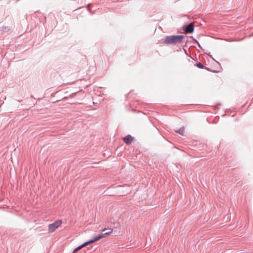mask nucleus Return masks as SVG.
Here are the masks:
<instances>
[{
  "mask_svg": "<svg viewBox=\"0 0 253 253\" xmlns=\"http://www.w3.org/2000/svg\"><path fill=\"white\" fill-rule=\"evenodd\" d=\"M123 139L126 144H129L133 140V138L131 135H127L126 137H124Z\"/></svg>",
  "mask_w": 253,
  "mask_h": 253,
  "instance_id": "obj_5",
  "label": "nucleus"
},
{
  "mask_svg": "<svg viewBox=\"0 0 253 253\" xmlns=\"http://www.w3.org/2000/svg\"><path fill=\"white\" fill-rule=\"evenodd\" d=\"M184 132V127L180 128L178 130L176 131V132L182 135H183Z\"/></svg>",
  "mask_w": 253,
  "mask_h": 253,
  "instance_id": "obj_7",
  "label": "nucleus"
},
{
  "mask_svg": "<svg viewBox=\"0 0 253 253\" xmlns=\"http://www.w3.org/2000/svg\"><path fill=\"white\" fill-rule=\"evenodd\" d=\"M186 33H191L194 30V25L193 23L189 24L184 29Z\"/></svg>",
  "mask_w": 253,
  "mask_h": 253,
  "instance_id": "obj_6",
  "label": "nucleus"
},
{
  "mask_svg": "<svg viewBox=\"0 0 253 253\" xmlns=\"http://www.w3.org/2000/svg\"><path fill=\"white\" fill-rule=\"evenodd\" d=\"M90 244H91L90 241H87V242L84 243V244H82L81 245L79 246V247H78L77 248L75 249L74 250V251H73V253H76L78 251L80 250L81 249H82L83 248L85 247L86 246H87Z\"/></svg>",
  "mask_w": 253,
  "mask_h": 253,
  "instance_id": "obj_4",
  "label": "nucleus"
},
{
  "mask_svg": "<svg viewBox=\"0 0 253 253\" xmlns=\"http://www.w3.org/2000/svg\"><path fill=\"white\" fill-rule=\"evenodd\" d=\"M113 232L112 228H105L102 230V233L99 234L97 236L93 238L92 240H89L91 243L98 241L100 239L105 238L111 235Z\"/></svg>",
  "mask_w": 253,
  "mask_h": 253,
  "instance_id": "obj_2",
  "label": "nucleus"
},
{
  "mask_svg": "<svg viewBox=\"0 0 253 253\" xmlns=\"http://www.w3.org/2000/svg\"><path fill=\"white\" fill-rule=\"evenodd\" d=\"M62 224L61 220H57L55 222L48 225V231L49 232H54Z\"/></svg>",
  "mask_w": 253,
  "mask_h": 253,
  "instance_id": "obj_3",
  "label": "nucleus"
},
{
  "mask_svg": "<svg viewBox=\"0 0 253 253\" xmlns=\"http://www.w3.org/2000/svg\"><path fill=\"white\" fill-rule=\"evenodd\" d=\"M106 232H105V233H109L110 232V231L109 230H106Z\"/></svg>",
  "mask_w": 253,
  "mask_h": 253,
  "instance_id": "obj_9",
  "label": "nucleus"
},
{
  "mask_svg": "<svg viewBox=\"0 0 253 253\" xmlns=\"http://www.w3.org/2000/svg\"><path fill=\"white\" fill-rule=\"evenodd\" d=\"M197 66L201 69L204 68V65L201 63H199L198 64H197Z\"/></svg>",
  "mask_w": 253,
  "mask_h": 253,
  "instance_id": "obj_8",
  "label": "nucleus"
},
{
  "mask_svg": "<svg viewBox=\"0 0 253 253\" xmlns=\"http://www.w3.org/2000/svg\"><path fill=\"white\" fill-rule=\"evenodd\" d=\"M183 35H172L166 37L163 42L165 44H176L181 42L184 38Z\"/></svg>",
  "mask_w": 253,
  "mask_h": 253,
  "instance_id": "obj_1",
  "label": "nucleus"
}]
</instances>
